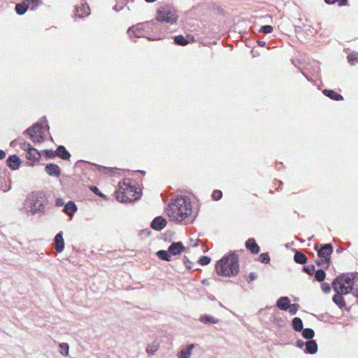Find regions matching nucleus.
Wrapping results in <instances>:
<instances>
[{
  "label": "nucleus",
  "mask_w": 358,
  "mask_h": 358,
  "mask_svg": "<svg viewBox=\"0 0 358 358\" xmlns=\"http://www.w3.org/2000/svg\"><path fill=\"white\" fill-rule=\"evenodd\" d=\"M171 221L184 224H192L196 213L192 210L190 199L187 196H177L172 199L166 209Z\"/></svg>",
  "instance_id": "nucleus-1"
},
{
  "label": "nucleus",
  "mask_w": 358,
  "mask_h": 358,
  "mask_svg": "<svg viewBox=\"0 0 358 358\" xmlns=\"http://www.w3.org/2000/svg\"><path fill=\"white\" fill-rule=\"evenodd\" d=\"M141 196L136 184L129 178H125L119 182V188L115 192V197L120 202H131L137 200Z\"/></svg>",
  "instance_id": "nucleus-2"
},
{
  "label": "nucleus",
  "mask_w": 358,
  "mask_h": 358,
  "mask_svg": "<svg viewBox=\"0 0 358 358\" xmlns=\"http://www.w3.org/2000/svg\"><path fill=\"white\" fill-rule=\"evenodd\" d=\"M216 271L219 275L234 276L239 271L238 258L235 252L222 257L216 264Z\"/></svg>",
  "instance_id": "nucleus-3"
},
{
  "label": "nucleus",
  "mask_w": 358,
  "mask_h": 358,
  "mask_svg": "<svg viewBox=\"0 0 358 358\" xmlns=\"http://www.w3.org/2000/svg\"><path fill=\"white\" fill-rule=\"evenodd\" d=\"M45 199L41 193H31L24 202V209L27 213L34 215L43 212Z\"/></svg>",
  "instance_id": "nucleus-4"
},
{
  "label": "nucleus",
  "mask_w": 358,
  "mask_h": 358,
  "mask_svg": "<svg viewBox=\"0 0 358 358\" xmlns=\"http://www.w3.org/2000/svg\"><path fill=\"white\" fill-rule=\"evenodd\" d=\"M154 24L152 22H145L143 23H138L135 26L130 27L127 33L131 38L135 37H145L151 40L148 36L150 33L153 31Z\"/></svg>",
  "instance_id": "nucleus-5"
},
{
  "label": "nucleus",
  "mask_w": 358,
  "mask_h": 358,
  "mask_svg": "<svg viewBox=\"0 0 358 358\" xmlns=\"http://www.w3.org/2000/svg\"><path fill=\"white\" fill-rule=\"evenodd\" d=\"M176 10L169 5L161 6L157 10V20L159 22H165L173 24L178 20Z\"/></svg>",
  "instance_id": "nucleus-6"
},
{
  "label": "nucleus",
  "mask_w": 358,
  "mask_h": 358,
  "mask_svg": "<svg viewBox=\"0 0 358 358\" xmlns=\"http://www.w3.org/2000/svg\"><path fill=\"white\" fill-rule=\"evenodd\" d=\"M43 127L41 124L36 123L32 127L27 129L25 131L29 138L34 143H41L44 140V131Z\"/></svg>",
  "instance_id": "nucleus-7"
},
{
  "label": "nucleus",
  "mask_w": 358,
  "mask_h": 358,
  "mask_svg": "<svg viewBox=\"0 0 358 358\" xmlns=\"http://www.w3.org/2000/svg\"><path fill=\"white\" fill-rule=\"evenodd\" d=\"M315 250H317V255L321 259V262H323L326 266L328 267L330 264V255L333 252L332 245L331 244H325L320 248H319V245H317Z\"/></svg>",
  "instance_id": "nucleus-8"
},
{
  "label": "nucleus",
  "mask_w": 358,
  "mask_h": 358,
  "mask_svg": "<svg viewBox=\"0 0 358 358\" xmlns=\"http://www.w3.org/2000/svg\"><path fill=\"white\" fill-rule=\"evenodd\" d=\"M332 287L334 290L341 294H348L352 293L353 295H356V292L353 290V287L348 286L343 282H336V280H334L332 282Z\"/></svg>",
  "instance_id": "nucleus-9"
},
{
  "label": "nucleus",
  "mask_w": 358,
  "mask_h": 358,
  "mask_svg": "<svg viewBox=\"0 0 358 358\" xmlns=\"http://www.w3.org/2000/svg\"><path fill=\"white\" fill-rule=\"evenodd\" d=\"M358 278V273H343L335 278L336 282H342L348 286L353 287L354 280Z\"/></svg>",
  "instance_id": "nucleus-10"
},
{
  "label": "nucleus",
  "mask_w": 358,
  "mask_h": 358,
  "mask_svg": "<svg viewBox=\"0 0 358 358\" xmlns=\"http://www.w3.org/2000/svg\"><path fill=\"white\" fill-rule=\"evenodd\" d=\"M168 250L171 255L175 256L180 254L182 252H186L188 248L184 247L181 242H176L171 243Z\"/></svg>",
  "instance_id": "nucleus-11"
},
{
  "label": "nucleus",
  "mask_w": 358,
  "mask_h": 358,
  "mask_svg": "<svg viewBox=\"0 0 358 358\" xmlns=\"http://www.w3.org/2000/svg\"><path fill=\"white\" fill-rule=\"evenodd\" d=\"M166 224L167 222L166 219L159 216L152 220L151 223V227L157 231H161L166 227Z\"/></svg>",
  "instance_id": "nucleus-12"
},
{
  "label": "nucleus",
  "mask_w": 358,
  "mask_h": 358,
  "mask_svg": "<svg viewBox=\"0 0 358 358\" xmlns=\"http://www.w3.org/2000/svg\"><path fill=\"white\" fill-rule=\"evenodd\" d=\"M45 170L50 176L59 177L61 174V169L58 165L55 164H47Z\"/></svg>",
  "instance_id": "nucleus-13"
},
{
  "label": "nucleus",
  "mask_w": 358,
  "mask_h": 358,
  "mask_svg": "<svg viewBox=\"0 0 358 358\" xmlns=\"http://www.w3.org/2000/svg\"><path fill=\"white\" fill-rule=\"evenodd\" d=\"M90 13V10L86 3L81 4L80 7L76 8V16L78 17H83L88 16Z\"/></svg>",
  "instance_id": "nucleus-14"
},
{
  "label": "nucleus",
  "mask_w": 358,
  "mask_h": 358,
  "mask_svg": "<svg viewBox=\"0 0 358 358\" xmlns=\"http://www.w3.org/2000/svg\"><path fill=\"white\" fill-rule=\"evenodd\" d=\"M195 348L194 344H189L185 348L181 349L177 354L178 358H189L192 350Z\"/></svg>",
  "instance_id": "nucleus-15"
},
{
  "label": "nucleus",
  "mask_w": 358,
  "mask_h": 358,
  "mask_svg": "<svg viewBox=\"0 0 358 358\" xmlns=\"http://www.w3.org/2000/svg\"><path fill=\"white\" fill-rule=\"evenodd\" d=\"M7 165L12 169V170H17L18 169L20 165V159L17 155H13L8 158L7 161Z\"/></svg>",
  "instance_id": "nucleus-16"
},
{
  "label": "nucleus",
  "mask_w": 358,
  "mask_h": 358,
  "mask_svg": "<svg viewBox=\"0 0 358 358\" xmlns=\"http://www.w3.org/2000/svg\"><path fill=\"white\" fill-rule=\"evenodd\" d=\"M55 250L57 252H62L64 248V241L62 232L58 233L55 238Z\"/></svg>",
  "instance_id": "nucleus-17"
},
{
  "label": "nucleus",
  "mask_w": 358,
  "mask_h": 358,
  "mask_svg": "<svg viewBox=\"0 0 358 358\" xmlns=\"http://www.w3.org/2000/svg\"><path fill=\"white\" fill-rule=\"evenodd\" d=\"M290 305V300L287 296H282L276 301V306L282 310H287Z\"/></svg>",
  "instance_id": "nucleus-18"
},
{
  "label": "nucleus",
  "mask_w": 358,
  "mask_h": 358,
  "mask_svg": "<svg viewBox=\"0 0 358 358\" xmlns=\"http://www.w3.org/2000/svg\"><path fill=\"white\" fill-rule=\"evenodd\" d=\"M76 210L77 206L73 201H69L68 203H66L64 208V212L66 215H69L71 217H72V216L76 212Z\"/></svg>",
  "instance_id": "nucleus-19"
},
{
  "label": "nucleus",
  "mask_w": 358,
  "mask_h": 358,
  "mask_svg": "<svg viewBox=\"0 0 358 358\" xmlns=\"http://www.w3.org/2000/svg\"><path fill=\"white\" fill-rule=\"evenodd\" d=\"M245 246L253 254H257L259 251V247L254 238H249L245 243Z\"/></svg>",
  "instance_id": "nucleus-20"
},
{
  "label": "nucleus",
  "mask_w": 358,
  "mask_h": 358,
  "mask_svg": "<svg viewBox=\"0 0 358 358\" xmlns=\"http://www.w3.org/2000/svg\"><path fill=\"white\" fill-rule=\"evenodd\" d=\"M26 157L29 160H33V161L36 162V161H38V159H40L41 154L36 149L31 147L27 152Z\"/></svg>",
  "instance_id": "nucleus-21"
},
{
  "label": "nucleus",
  "mask_w": 358,
  "mask_h": 358,
  "mask_svg": "<svg viewBox=\"0 0 358 358\" xmlns=\"http://www.w3.org/2000/svg\"><path fill=\"white\" fill-rule=\"evenodd\" d=\"M323 94L333 100L341 101L343 99L341 94L331 90H324Z\"/></svg>",
  "instance_id": "nucleus-22"
},
{
  "label": "nucleus",
  "mask_w": 358,
  "mask_h": 358,
  "mask_svg": "<svg viewBox=\"0 0 358 358\" xmlns=\"http://www.w3.org/2000/svg\"><path fill=\"white\" fill-rule=\"evenodd\" d=\"M317 351V345L314 340H310L306 342L305 352L310 354H314Z\"/></svg>",
  "instance_id": "nucleus-23"
},
{
  "label": "nucleus",
  "mask_w": 358,
  "mask_h": 358,
  "mask_svg": "<svg viewBox=\"0 0 358 358\" xmlns=\"http://www.w3.org/2000/svg\"><path fill=\"white\" fill-rule=\"evenodd\" d=\"M56 155L63 159H69L71 157L70 153L62 145L59 146L56 150Z\"/></svg>",
  "instance_id": "nucleus-24"
},
{
  "label": "nucleus",
  "mask_w": 358,
  "mask_h": 358,
  "mask_svg": "<svg viewBox=\"0 0 358 358\" xmlns=\"http://www.w3.org/2000/svg\"><path fill=\"white\" fill-rule=\"evenodd\" d=\"M159 343L157 341H154L148 344L146 347L145 351L149 355H153L159 349Z\"/></svg>",
  "instance_id": "nucleus-25"
},
{
  "label": "nucleus",
  "mask_w": 358,
  "mask_h": 358,
  "mask_svg": "<svg viewBox=\"0 0 358 358\" xmlns=\"http://www.w3.org/2000/svg\"><path fill=\"white\" fill-rule=\"evenodd\" d=\"M29 9V3L24 1L22 3L15 6V10L17 14L23 15Z\"/></svg>",
  "instance_id": "nucleus-26"
},
{
  "label": "nucleus",
  "mask_w": 358,
  "mask_h": 358,
  "mask_svg": "<svg viewBox=\"0 0 358 358\" xmlns=\"http://www.w3.org/2000/svg\"><path fill=\"white\" fill-rule=\"evenodd\" d=\"M199 320L203 324H217L219 322L215 317L206 315L201 316Z\"/></svg>",
  "instance_id": "nucleus-27"
},
{
  "label": "nucleus",
  "mask_w": 358,
  "mask_h": 358,
  "mask_svg": "<svg viewBox=\"0 0 358 358\" xmlns=\"http://www.w3.org/2000/svg\"><path fill=\"white\" fill-rule=\"evenodd\" d=\"M342 295L343 294L336 292V294L333 296L334 303L340 308H343L345 306V302Z\"/></svg>",
  "instance_id": "nucleus-28"
},
{
  "label": "nucleus",
  "mask_w": 358,
  "mask_h": 358,
  "mask_svg": "<svg viewBox=\"0 0 358 358\" xmlns=\"http://www.w3.org/2000/svg\"><path fill=\"white\" fill-rule=\"evenodd\" d=\"M294 259L296 263L303 264L306 262L307 258L304 254L296 251L294 254Z\"/></svg>",
  "instance_id": "nucleus-29"
},
{
  "label": "nucleus",
  "mask_w": 358,
  "mask_h": 358,
  "mask_svg": "<svg viewBox=\"0 0 358 358\" xmlns=\"http://www.w3.org/2000/svg\"><path fill=\"white\" fill-rule=\"evenodd\" d=\"M292 327L296 331L303 330V322L299 317H294L292 320Z\"/></svg>",
  "instance_id": "nucleus-30"
},
{
  "label": "nucleus",
  "mask_w": 358,
  "mask_h": 358,
  "mask_svg": "<svg viewBox=\"0 0 358 358\" xmlns=\"http://www.w3.org/2000/svg\"><path fill=\"white\" fill-rule=\"evenodd\" d=\"M157 256L162 260H165L167 262H170L171 260V255L169 252V250H159L157 252Z\"/></svg>",
  "instance_id": "nucleus-31"
},
{
  "label": "nucleus",
  "mask_w": 358,
  "mask_h": 358,
  "mask_svg": "<svg viewBox=\"0 0 358 358\" xmlns=\"http://www.w3.org/2000/svg\"><path fill=\"white\" fill-rule=\"evenodd\" d=\"M302 336L306 339H311L314 337L315 332L310 328H306L302 330Z\"/></svg>",
  "instance_id": "nucleus-32"
},
{
  "label": "nucleus",
  "mask_w": 358,
  "mask_h": 358,
  "mask_svg": "<svg viewBox=\"0 0 358 358\" xmlns=\"http://www.w3.org/2000/svg\"><path fill=\"white\" fill-rule=\"evenodd\" d=\"M59 352L62 355L68 356L69 351V345L66 343H62L59 344Z\"/></svg>",
  "instance_id": "nucleus-33"
},
{
  "label": "nucleus",
  "mask_w": 358,
  "mask_h": 358,
  "mask_svg": "<svg viewBox=\"0 0 358 358\" xmlns=\"http://www.w3.org/2000/svg\"><path fill=\"white\" fill-rule=\"evenodd\" d=\"M175 42L180 45H186L189 41L182 35H178L174 38Z\"/></svg>",
  "instance_id": "nucleus-34"
},
{
  "label": "nucleus",
  "mask_w": 358,
  "mask_h": 358,
  "mask_svg": "<svg viewBox=\"0 0 358 358\" xmlns=\"http://www.w3.org/2000/svg\"><path fill=\"white\" fill-rule=\"evenodd\" d=\"M348 60L349 63L354 65L355 62H358V52H352L348 55Z\"/></svg>",
  "instance_id": "nucleus-35"
},
{
  "label": "nucleus",
  "mask_w": 358,
  "mask_h": 358,
  "mask_svg": "<svg viewBox=\"0 0 358 358\" xmlns=\"http://www.w3.org/2000/svg\"><path fill=\"white\" fill-rule=\"evenodd\" d=\"M325 276V272L322 269H319L315 272V278L319 282H322L324 280Z\"/></svg>",
  "instance_id": "nucleus-36"
},
{
  "label": "nucleus",
  "mask_w": 358,
  "mask_h": 358,
  "mask_svg": "<svg viewBox=\"0 0 358 358\" xmlns=\"http://www.w3.org/2000/svg\"><path fill=\"white\" fill-rule=\"evenodd\" d=\"M324 2L329 5L338 2L339 6H343L347 5L348 0H324Z\"/></svg>",
  "instance_id": "nucleus-37"
},
{
  "label": "nucleus",
  "mask_w": 358,
  "mask_h": 358,
  "mask_svg": "<svg viewBox=\"0 0 358 358\" xmlns=\"http://www.w3.org/2000/svg\"><path fill=\"white\" fill-rule=\"evenodd\" d=\"M259 261L264 264H268L270 261V257L267 253H262L259 256Z\"/></svg>",
  "instance_id": "nucleus-38"
},
{
  "label": "nucleus",
  "mask_w": 358,
  "mask_h": 358,
  "mask_svg": "<svg viewBox=\"0 0 358 358\" xmlns=\"http://www.w3.org/2000/svg\"><path fill=\"white\" fill-rule=\"evenodd\" d=\"M288 310H289V313L292 315L296 314V313L298 311V305H296L295 303H293V304L290 303V305L288 308Z\"/></svg>",
  "instance_id": "nucleus-39"
},
{
  "label": "nucleus",
  "mask_w": 358,
  "mask_h": 358,
  "mask_svg": "<svg viewBox=\"0 0 358 358\" xmlns=\"http://www.w3.org/2000/svg\"><path fill=\"white\" fill-rule=\"evenodd\" d=\"M273 31V27L270 25H264L260 28L259 31L264 34H269Z\"/></svg>",
  "instance_id": "nucleus-40"
},
{
  "label": "nucleus",
  "mask_w": 358,
  "mask_h": 358,
  "mask_svg": "<svg viewBox=\"0 0 358 358\" xmlns=\"http://www.w3.org/2000/svg\"><path fill=\"white\" fill-rule=\"evenodd\" d=\"M222 196V193L220 190H215L212 194V198L215 200H220Z\"/></svg>",
  "instance_id": "nucleus-41"
},
{
  "label": "nucleus",
  "mask_w": 358,
  "mask_h": 358,
  "mask_svg": "<svg viewBox=\"0 0 358 358\" xmlns=\"http://www.w3.org/2000/svg\"><path fill=\"white\" fill-rule=\"evenodd\" d=\"M26 2L29 3V9L31 10H34L37 8V7L38 6L39 3L38 2H34L32 1H29V0H25Z\"/></svg>",
  "instance_id": "nucleus-42"
},
{
  "label": "nucleus",
  "mask_w": 358,
  "mask_h": 358,
  "mask_svg": "<svg viewBox=\"0 0 358 358\" xmlns=\"http://www.w3.org/2000/svg\"><path fill=\"white\" fill-rule=\"evenodd\" d=\"M19 144L20 145V148L27 152L29 150V148H31L30 143L25 141H20Z\"/></svg>",
  "instance_id": "nucleus-43"
},
{
  "label": "nucleus",
  "mask_w": 358,
  "mask_h": 358,
  "mask_svg": "<svg viewBox=\"0 0 358 358\" xmlns=\"http://www.w3.org/2000/svg\"><path fill=\"white\" fill-rule=\"evenodd\" d=\"M210 262V258L207 256H203L200 258L199 262L201 265H208Z\"/></svg>",
  "instance_id": "nucleus-44"
},
{
  "label": "nucleus",
  "mask_w": 358,
  "mask_h": 358,
  "mask_svg": "<svg viewBox=\"0 0 358 358\" xmlns=\"http://www.w3.org/2000/svg\"><path fill=\"white\" fill-rule=\"evenodd\" d=\"M322 290L325 293H329L331 290V287L328 283H322L321 285Z\"/></svg>",
  "instance_id": "nucleus-45"
},
{
  "label": "nucleus",
  "mask_w": 358,
  "mask_h": 358,
  "mask_svg": "<svg viewBox=\"0 0 358 358\" xmlns=\"http://www.w3.org/2000/svg\"><path fill=\"white\" fill-rule=\"evenodd\" d=\"M45 152L46 156L50 158H52V157H54L56 156V151L54 152L50 150H47L45 151Z\"/></svg>",
  "instance_id": "nucleus-46"
},
{
  "label": "nucleus",
  "mask_w": 358,
  "mask_h": 358,
  "mask_svg": "<svg viewBox=\"0 0 358 358\" xmlns=\"http://www.w3.org/2000/svg\"><path fill=\"white\" fill-rule=\"evenodd\" d=\"M90 189H91V190H92L93 192H94L95 194H96L99 195V196H101V197H105V195H104V194H101V193H100V192H99V189H98L96 187H95V186H92V187H90Z\"/></svg>",
  "instance_id": "nucleus-47"
},
{
  "label": "nucleus",
  "mask_w": 358,
  "mask_h": 358,
  "mask_svg": "<svg viewBox=\"0 0 358 358\" xmlns=\"http://www.w3.org/2000/svg\"><path fill=\"white\" fill-rule=\"evenodd\" d=\"M314 268L315 267L313 266H307V267H304L303 268V270L305 272H306L308 274H312V273L314 271Z\"/></svg>",
  "instance_id": "nucleus-48"
},
{
  "label": "nucleus",
  "mask_w": 358,
  "mask_h": 358,
  "mask_svg": "<svg viewBox=\"0 0 358 358\" xmlns=\"http://www.w3.org/2000/svg\"><path fill=\"white\" fill-rule=\"evenodd\" d=\"M55 205L59 207L62 206L63 205H64V201L62 199L58 198L55 201Z\"/></svg>",
  "instance_id": "nucleus-49"
},
{
  "label": "nucleus",
  "mask_w": 358,
  "mask_h": 358,
  "mask_svg": "<svg viewBox=\"0 0 358 358\" xmlns=\"http://www.w3.org/2000/svg\"><path fill=\"white\" fill-rule=\"evenodd\" d=\"M296 345L299 348H302L304 345H306V343L303 341L298 340L296 343Z\"/></svg>",
  "instance_id": "nucleus-50"
},
{
  "label": "nucleus",
  "mask_w": 358,
  "mask_h": 358,
  "mask_svg": "<svg viewBox=\"0 0 358 358\" xmlns=\"http://www.w3.org/2000/svg\"><path fill=\"white\" fill-rule=\"evenodd\" d=\"M257 278V275L255 273H250L248 275V279L250 281H253Z\"/></svg>",
  "instance_id": "nucleus-51"
},
{
  "label": "nucleus",
  "mask_w": 358,
  "mask_h": 358,
  "mask_svg": "<svg viewBox=\"0 0 358 358\" xmlns=\"http://www.w3.org/2000/svg\"><path fill=\"white\" fill-rule=\"evenodd\" d=\"M103 173H110L113 171V169L111 168H107V167H102Z\"/></svg>",
  "instance_id": "nucleus-52"
},
{
  "label": "nucleus",
  "mask_w": 358,
  "mask_h": 358,
  "mask_svg": "<svg viewBox=\"0 0 358 358\" xmlns=\"http://www.w3.org/2000/svg\"><path fill=\"white\" fill-rule=\"evenodd\" d=\"M6 155V152L3 150H0V159H4Z\"/></svg>",
  "instance_id": "nucleus-53"
},
{
  "label": "nucleus",
  "mask_w": 358,
  "mask_h": 358,
  "mask_svg": "<svg viewBox=\"0 0 358 358\" xmlns=\"http://www.w3.org/2000/svg\"><path fill=\"white\" fill-rule=\"evenodd\" d=\"M258 44H259V45H260V46H262V47H263V46H264V45H266V42H265V41H258Z\"/></svg>",
  "instance_id": "nucleus-54"
},
{
  "label": "nucleus",
  "mask_w": 358,
  "mask_h": 358,
  "mask_svg": "<svg viewBox=\"0 0 358 358\" xmlns=\"http://www.w3.org/2000/svg\"><path fill=\"white\" fill-rule=\"evenodd\" d=\"M122 8V7H120V8H117V6H115L114 7V9H115V10H117V11L120 10Z\"/></svg>",
  "instance_id": "nucleus-55"
},
{
  "label": "nucleus",
  "mask_w": 358,
  "mask_h": 358,
  "mask_svg": "<svg viewBox=\"0 0 358 358\" xmlns=\"http://www.w3.org/2000/svg\"><path fill=\"white\" fill-rule=\"evenodd\" d=\"M193 247H197L198 246V241L195 242L193 245Z\"/></svg>",
  "instance_id": "nucleus-56"
},
{
  "label": "nucleus",
  "mask_w": 358,
  "mask_h": 358,
  "mask_svg": "<svg viewBox=\"0 0 358 358\" xmlns=\"http://www.w3.org/2000/svg\"><path fill=\"white\" fill-rule=\"evenodd\" d=\"M145 1H147V2H154L156 0H145Z\"/></svg>",
  "instance_id": "nucleus-57"
},
{
  "label": "nucleus",
  "mask_w": 358,
  "mask_h": 358,
  "mask_svg": "<svg viewBox=\"0 0 358 358\" xmlns=\"http://www.w3.org/2000/svg\"><path fill=\"white\" fill-rule=\"evenodd\" d=\"M206 281H207L206 280H203L202 281V282H203V284H205V285H208V283H207V282H206Z\"/></svg>",
  "instance_id": "nucleus-58"
},
{
  "label": "nucleus",
  "mask_w": 358,
  "mask_h": 358,
  "mask_svg": "<svg viewBox=\"0 0 358 358\" xmlns=\"http://www.w3.org/2000/svg\"><path fill=\"white\" fill-rule=\"evenodd\" d=\"M15 143V141H11L10 143V145L13 146L14 145V143Z\"/></svg>",
  "instance_id": "nucleus-59"
}]
</instances>
